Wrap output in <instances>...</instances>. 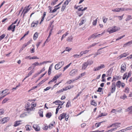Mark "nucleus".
Wrapping results in <instances>:
<instances>
[{
    "instance_id": "nucleus-14",
    "label": "nucleus",
    "mask_w": 132,
    "mask_h": 132,
    "mask_svg": "<svg viewBox=\"0 0 132 132\" xmlns=\"http://www.w3.org/2000/svg\"><path fill=\"white\" fill-rule=\"evenodd\" d=\"M9 120V118L8 117H5L2 119L1 122L2 123H4L7 122Z\"/></svg>"
},
{
    "instance_id": "nucleus-12",
    "label": "nucleus",
    "mask_w": 132,
    "mask_h": 132,
    "mask_svg": "<svg viewBox=\"0 0 132 132\" xmlns=\"http://www.w3.org/2000/svg\"><path fill=\"white\" fill-rule=\"evenodd\" d=\"M33 127L36 131H38L40 130V127L38 125L34 124L33 126Z\"/></svg>"
},
{
    "instance_id": "nucleus-9",
    "label": "nucleus",
    "mask_w": 132,
    "mask_h": 132,
    "mask_svg": "<svg viewBox=\"0 0 132 132\" xmlns=\"http://www.w3.org/2000/svg\"><path fill=\"white\" fill-rule=\"evenodd\" d=\"M64 103V102H63L59 100H57L55 102H53V103L55 104L56 105H62Z\"/></svg>"
},
{
    "instance_id": "nucleus-44",
    "label": "nucleus",
    "mask_w": 132,
    "mask_h": 132,
    "mask_svg": "<svg viewBox=\"0 0 132 132\" xmlns=\"http://www.w3.org/2000/svg\"><path fill=\"white\" fill-rule=\"evenodd\" d=\"M119 8H117L112 9V11L115 12H119Z\"/></svg>"
},
{
    "instance_id": "nucleus-64",
    "label": "nucleus",
    "mask_w": 132,
    "mask_h": 132,
    "mask_svg": "<svg viewBox=\"0 0 132 132\" xmlns=\"http://www.w3.org/2000/svg\"><path fill=\"white\" fill-rule=\"evenodd\" d=\"M31 106V107H33V108H34V107H35L36 106V104H34V103L32 102V103L30 104Z\"/></svg>"
},
{
    "instance_id": "nucleus-5",
    "label": "nucleus",
    "mask_w": 132,
    "mask_h": 132,
    "mask_svg": "<svg viewBox=\"0 0 132 132\" xmlns=\"http://www.w3.org/2000/svg\"><path fill=\"white\" fill-rule=\"evenodd\" d=\"M116 88V86L115 85V82H113L111 86V92L112 93H114L115 91Z\"/></svg>"
},
{
    "instance_id": "nucleus-19",
    "label": "nucleus",
    "mask_w": 132,
    "mask_h": 132,
    "mask_svg": "<svg viewBox=\"0 0 132 132\" xmlns=\"http://www.w3.org/2000/svg\"><path fill=\"white\" fill-rule=\"evenodd\" d=\"M52 30H53V28H52L50 30V31H49V35L48 36L47 38V39H46V40L45 42V43H44V45H45V43L46 42H48V38H50V36L51 35V32H52Z\"/></svg>"
},
{
    "instance_id": "nucleus-4",
    "label": "nucleus",
    "mask_w": 132,
    "mask_h": 132,
    "mask_svg": "<svg viewBox=\"0 0 132 132\" xmlns=\"http://www.w3.org/2000/svg\"><path fill=\"white\" fill-rule=\"evenodd\" d=\"M105 67V65L104 64H101L100 66H99L96 68L94 67L93 70L94 71H98L101 69L104 68Z\"/></svg>"
},
{
    "instance_id": "nucleus-51",
    "label": "nucleus",
    "mask_w": 132,
    "mask_h": 132,
    "mask_svg": "<svg viewBox=\"0 0 132 132\" xmlns=\"http://www.w3.org/2000/svg\"><path fill=\"white\" fill-rule=\"evenodd\" d=\"M107 18H105L104 17H103V22L104 23H105L106 22V21L107 20Z\"/></svg>"
},
{
    "instance_id": "nucleus-48",
    "label": "nucleus",
    "mask_w": 132,
    "mask_h": 132,
    "mask_svg": "<svg viewBox=\"0 0 132 132\" xmlns=\"http://www.w3.org/2000/svg\"><path fill=\"white\" fill-rule=\"evenodd\" d=\"M129 88L127 87H126V88L125 89V91H124V92L128 93H129Z\"/></svg>"
},
{
    "instance_id": "nucleus-50",
    "label": "nucleus",
    "mask_w": 132,
    "mask_h": 132,
    "mask_svg": "<svg viewBox=\"0 0 132 132\" xmlns=\"http://www.w3.org/2000/svg\"><path fill=\"white\" fill-rule=\"evenodd\" d=\"M34 72V70L32 69V70H31L28 73V76H30Z\"/></svg>"
},
{
    "instance_id": "nucleus-35",
    "label": "nucleus",
    "mask_w": 132,
    "mask_h": 132,
    "mask_svg": "<svg viewBox=\"0 0 132 132\" xmlns=\"http://www.w3.org/2000/svg\"><path fill=\"white\" fill-rule=\"evenodd\" d=\"M105 122L104 121H103L100 122H99L98 123H96L95 125L96 127H99L101 125V123Z\"/></svg>"
},
{
    "instance_id": "nucleus-61",
    "label": "nucleus",
    "mask_w": 132,
    "mask_h": 132,
    "mask_svg": "<svg viewBox=\"0 0 132 132\" xmlns=\"http://www.w3.org/2000/svg\"><path fill=\"white\" fill-rule=\"evenodd\" d=\"M26 116V114L25 113H23L21 114L20 116V117L21 118H23Z\"/></svg>"
},
{
    "instance_id": "nucleus-23",
    "label": "nucleus",
    "mask_w": 132,
    "mask_h": 132,
    "mask_svg": "<svg viewBox=\"0 0 132 132\" xmlns=\"http://www.w3.org/2000/svg\"><path fill=\"white\" fill-rule=\"evenodd\" d=\"M89 51V50H85V51L81 52L80 53V54H81V55L82 56L83 54H85L87 53Z\"/></svg>"
},
{
    "instance_id": "nucleus-27",
    "label": "nucleus",
    "mask_w": 132,
    "mask_h": 132,
    "mask_svg": "<svg viewBox=\"0 0 132 132\" xmlns=\"http://www.w3.org/2000/svg\"><path fill=\"white\" fill-rule=\"evenodd\" d=\"M96 34H93L90 36L88 38V40L92 38H94V39L96 38Z\"/></svg>"
},
{
    "instance_id": "nucleus-26",
    "label": "nucleus",
    "mask_w": 132,
    "mask_h": 132,
    "mask_svg": "<svg viewBox=\"0 0 132 132\" xmlns=\"http://www.w3.org/2000/svg\"><path fill=\"white\" fill-rule=\"evenodd\" d=\"M21 122V121L20 120L19 121H16L14 122V127H16L19 125L20 123L19 122Z\"/></svg>"
},
{
    "instance_id": "nucleus-47",
    "label": "nucleus",
    "mask_w": 132,
    "mask_h": 132,
    "mask_svg": "<svg viewBox=\"0 0 132 132\" xmlns=\"http://www.w3.org/2000/svg\"><path fill=\"white\" fill-rule=\"evenodd\" d=\"M5 36V35L4 34L0 36V41H1L2 39L4 38Z\"/></svg>"
},
{
    "instance_id": "nucleus-38",
    "label": "nucleus",
    "mask_w": 132,
    "mask_h": 132,
    "mask_svg": "<svg viewBox=\"0 0 132 132\" xmlns=\"http://www.w3.org/2000/svg\"><path fill=\"white\" fill-rule=\"evenodd\" d=\"M108 114L106 113H102L98 115V117H101L103 116H105L107 115Z\"/></svg>"
},
{
    "instance_id": "nucleus-16",
    "label": "nucleus",
    "mask_w": 132,
    "mask_h": 132,
    "mask_svg": "<svg viewBox=\"0 0 132 132\" xmlns=\"http://www.w3.org/2000/svg\"><path fill=\"white\" fill-rule=\"evenodd\" d=\"M88 65L86 62H84L82 65V69L83 70H85L87 67Z\"/></svg>"
},
{
    "instance_id": "nucleus-37",
    "label": "nucleus",
    "mask_w": 132,
    "mask_h": 132,
    "mask_svg": "<svg viewBox=\"0 0 132 132\" xmlns=\"http://www.w3.org/2000/svg\"><path fill=\"white\" fill-rule=\"evenodd\" d=\"M82 56L81 55V54L80 53L79 55H78L77 54H74L73 55V56L75 58H78L79 57H80Z\"/></svg>"
},
{
    "instance_id": "nucleus-41",
    "label": "nucleus",
    "mask_w": 132,
    "mask_h": 132,
    "mask_svg": "<svg viewBox=\"0 0 132 132\" xmlns=\"http://www.w3.org/2000/svg\"><path fill=\"white\" fill-rule=\"evenodd\" d=\"M132 19V18H131V15H128L126 19V21H128Z\"/></svg>"
},
{
    "instance_id": "nucleus-11",
    "label": "nucleus",
    "mask_w": 132,
    "mask_h": 132,
    "mask_svg": "<svg viewBox=\"0 0 132 132\" xmlns=\"http://www.w3.org/2000/svg\"><path fill=\"white\" fill-rule=\"evenodd\" d=\"M15 27V25H13L11 24L7 28V30H10L12 29H13L12 30V32H14V31Z\"/></svg>"
},
{
    "instance_id": "nucleus-59",
    "label": "nucleus",
    "mask_w": 132,
    "mask_h": 132,
    "mask_svg": "<svg viewBox=\"0 0 132 132\" xmlns=\"http://www.w3.org/2000/svg\"><path fill=\"white\" fill-rule=\"evenodd\" d=\"M125 36V35H124L122 36H121L118 37L116 39V41H117L118 40H119V39H122V38L124 37Z\"/></svg>"
},
{
    "instance_id": "nucleus-10",
    "label": "nucleus",
    "mask_w": 132,
    "mask_h": 132,
    "mask_svg": "<svg viewBox=\"0 0 132 132\" xmlns=\"http://www.w3.org/2000/svg\"><path fill=\"white\" fill-rule=\"evenodd\" d=\"M85 17V16H84L83 17L81 18V20L80 21V23L79 24V26L81 25L86 22V19Z\"/></svg>"
},
{
    "instance_id": "nucleus-29",
    "label": "nucleus",
    "mask_w": 132,
    "mask_h": 132,
    "mask_svg": "<svg viewBox=\"0 0 132 132\" xmlns=\"http://www.w3.org/2000/svg\"><path fill=\"white\" fill-rule=\"evenodd\" d=\"M131 111L129 112V113H132V106L128 107V108L126 109V111L128 112L129 111Z\"/></svg>"
},
{
    "instance_id": "nucleus-30",
    "label": "nucleus",
    "mask_w": 132,
    "mask_h": 132,
    "mask_svg": "<svg viewBox=\"0 0 132 132\" xmlns=\"http://www.w3.org/2000/svg\"><path fill=\"white\" fill-rule=\"evenodd\" d=\"M86 62L88 65H90L93 63V61L92 60H88Z\"/></svg>"
},
{
    "instance_id": "nucleus-3",
    "label": "nucleus",
    "mask_w": 132,
    "mask_h": 132,
    "mask_svg": "<svg viewBox=\"0 0 132 132\" xmlns=\"http://www.w3.org/2000/svg\"><path fill=\"white\" fill-rule=\"evenodd\" d=\"M64 61H61L58 63L56 64L55 66V69L56 70H58L60 69L64 64Z\"/></svg>"
},
{
    "instance_id": "nucleus-25",
    "label": "nucleus",
    "mask_w": 132,
    "mask_h": 132,
    "mask_svg": "<svg viewBox=\"0 0 132 132\" xmlns=\"http://www.w3.org/2000/svg\"><path fill=\"white\" fill-rule=\"evenodd\" d=\"M73 39V38L72 36L68 37L67 39V41L69 42H72Z\"/></svg>"
},
{
    "instance_id": "nucleus-62",
    "label": "nucleus",
    "mask_w": 132,
    "mask_h": 132,
    "mask_svg": "<svg viewBox=\"0 0 132 132\" xmlns=\"http://www.w3.org/2000/svg\"><path fill=\"white\" fill-rule=\"evenodd\" d=\"M123 15H122L121 16H116L114 17H118L119 18V20H122L123 18Z\"/></svg>"
},
{
    "instance_id": "nucleus-39",
    "label": "nucleus",
    "mask_w": 132,
    "mask_h": 132,
    "mask_svg": "<svg viewBox=\"0 0 132 132\" xmlns=\"http://www.w3.org/2000/svg\"><path fill=\"white\" fill-rule=\"evenodd\" d=\"M97 43H94L92 44V45L88 46L87 47L88 49H89L90 48L95 46Z\"/></svg>"
},
{
    "instance_id": "nucleus-21",
    "label": "nucleus",
    "mask_w": 132,
    "mask_h": 132,
    "mask_svg": "<svg viewBox=\"0 0 132 132\" xmlns=\"http://www.w3.org/2000/svg\"><path fill=\"white\" fill-rule=\"evenodd\" d=\"M113 124V126L115 127V128H116L117 129L120 126V125L121 124L120 123L117 122L115 123H114Z\"/></svg>"
},
{
    "instance_id": "nucleus-20",
    "label": "nucleus",
    "mask_w": 132,
    "mask_h": 132,
    "mask_svg": "<svg viewBox=\"0 0 132 132\" xmlns=\"http://www.w3.org/2000/svg\"><path fill=\"white\" fill-rule=\"evenodd\" d=\"M122 83L121 81L119 80L116 83V86L118 88H120V87L121 85H122Z\"/></svg>"
},
{
    "instance_id": "nucleus-52",
    "label": "nucleus",
    "mask_w": 132,
    "mask_h": 132,
    "mask_svg": "<svg viewBox=\"0 0 132 132\" xmlns=\"http://www.w3.org/2000/svg\"><path fill=\"white\" fill-rule=\"evenodd\" d=\"M132 127L131 126L129 127H127V128L125 129V131H127V130H131L132 129Z\"/></svg>"
},
{
    "instance_id": "nucleus-18",
    "label": "nucleus",
    "mask_w": 132,
    "mask_h": 132,
    "mask_svg": "<svg viewBox=\"0 0 132 132\" xmlns=\"http://www.w3.org/2000/svg\"><path fill=\"white\" fill-rule=\"evenodd\" d=\"M121 76H119L117 77L116 76H114L113 77V79L112 80V81H116L117 80H118L120 79L121 78Z\"/></svg>"
},
{
    "instance_id": "nucleus-45",
    "label": "nucleus",
    "mask_w": 132,
    "mask_h": 132,
    "mask_svg": "<svg viewBox=\"0 0 132 132\" xmlns=\"http://www.w3.org/2000/svg\"><path fill=\"white\" fill-rule=\"evenodd\" d=\"M66 7V6H65L63 4L61 8V11L62 12H63L65 9Z\"/></svg>"
},
{
    "instance_id": "nucleus-43",
    "label": "nucleus",
    "mask_w": 132,
    "mask_h": 132,
    "mask_svg": "<svg viewBox=\"0 0 132 132\" xmlns=\"http://www.w3.org/2000/svg\"><path fill=\"white\" fill-rule=\"evenodd\" d=\"M43 111L42 110H40L38 112V113L39 114V116L40 117H43Z\"/></svg>"
},
{
    "instance_id": "nucleus-15",
    "label": "nucleus",
    "mask_w": 132,
    "mask_h": 132,
    "mask_svg": "<svg viewBox=\"0 0 132 132\" xmlns=\"http://www.w3.org/2000/svg\"><path fill=\"white\" fill-rule=\"evenodd\" d=\"M129 55V53H125L119 55V57L120 58V59H121L123 57H126Z\"/></svg>"
},
{
    "instance_id": "nucleus-33",
    "label": "nucleus",
    "mask_w": 132,
    "mask_h": 132,
    "mask_svg": "<svg viewBox=\"0 0 132 132\" xmlns=\"http://www.w3.org/2000/svg\"><path fill=\"white\" fill-rule=\"evenodd\" d=\"M106 47H107V46H106L105 47H104L103 48H100L98 50L97 52L96 53H97V54H98V55L101 54V53H102V52H101V51H100L102 49L104 48H105Z\"/></svg>"
},
{
    "instance_id": "nucleus-57",
    "label": "nucleus",
    "mask_w": 132,
    "mask_h": 132,
    "mask_svg": "<svg viewBox=\"0 0 132 132\" xmlns=\"http://www.w3.org/2000/svg\"><path fill=\"white\" fill-rule=\"evenodd\" d=\"M70 104V102L68 101L66 105V106L68 108L69 106V105Z\"/></svg>"
},
{
    "instance_id": "nucleus-32",
    "label": "nucleus",
    "mask_w": 132,
    "mask_h": 132,
    "mask_svg": "<svg viewBox=\"0 0 132 132\" xmlns=\"http://www.w3.org/2000/svg\"><path fill=\"white\" fill-rule=\"evenodd\" d=\"M52 116V114L51 112L47 113L46 115V117L48 118H50Z\"/></svg>"
},
{
    "instance_id": "nucleus-6",
    "label": "nucleus",
    "mask_w": 132,
    "mask_h": 132,
    "mask_svg": "<svg viewBox=\"0 0 132 132\" xmlns=\"http://www.w3.org/2000/svg\"><path fill=\"white\" fill-rule=\"evenodd\" d=\"M30 5H29L28 6H26L22 12V13H23V16H24L25 14L27 13V12L29 11L30 9V8H29Z\"/></svg>"
},
{
    "instance_id": "nucleus-2",
    "label": "nucleus",
    "mask_w": 132,
    "mask_h": 132,
    "mask_svg": "<svg viewBox=\"0 0 132 132\" xmlns=\"http://www.w3.org/2000/svg\"><path fill=\"white\" fill-rule=\"evenodd\" d=\"M118 30V28L116 26H114L113 28H109L107 30V31L110 34L112 33L116 32Z\"/></svg>"
},
{
    "instance_id": "nucleus-7",
    "label": "nucleus",
    "mask_w": 132,
    "mask_h": 132,
    "mask_svg": "<svg viewBox=\"0 0 132 132\" xmlns=\"http://www.w3.org/2000/svg\"><path fill=\"white\" fill-rule=\"evenodd\" d=\"M121 72L122 73L124 72L126 69V65L125 63L122 64L121 67Z\"/></svg>"
},
{
    "instance_id": "nucleus-8",
    "label": "nucleus",
    "mask_w": 132,
    "mask_h": 132,
    "mask_svg": "<svg viewBox=\"0 0 132 132\" xmlns=\"http://www.w3.org/2000/svg\"><path fill=\"white\" fill-rule=\"evenodd\" d=\"M60 76V75H56L55 76L53 79L48 82V84H51V82L54 81L56 80Z\"/></svg>"
},
{
    "instance_id": "nucleus-1",
    "label": "nucleus",
    "mask_w": 132,
    "mask_h": 132,
    "mask_svg": "<svg viewBox=\"0 0 132 132\" xmlns=\"http://www.w3.org/2000/svg\"><path fill=\"white\" fill-rule=\"evenodd\" d=\"M30 104L29 102H27L26 104L25 108L26 110L27 111H31L34 110L35 108H34L33 107H30Z\"/></svg>"
},
{
    "instance_id": "nucleus-60",
    "label": "nucleus",
    "mask_w": 132,
    "mask_h": 132,
    "mask_svg": "<svg viewBox=\"0 0 132 132\" xmlns=\"http://www.w3.org/2000/svg\"><path fill=\"white\" fill-rule=\"evenodd\" d=\"M127 73H126L125 74H124L122 78L123 79L125 80L127 77Z\"/></svg>"
},
{
    "instance_id": "nucleus-63",
    "label": "nucleus",
    "mask_w": 132,
    "mask_h": 132,
    "mask_svg": "<svg viewBox=\"0 0 132 132\" xmlns=\"http://www.w3.org/2000/svg\"><path fill=\"white\" fill-rule=\"evenodd\" d=\"M57 10H56V9H55V8L52 11L51 10L50 12H49L50 13H54L56 12Z\"/></svg>"
},
{
    "instance_id": "nucleus-56",
    "label": "nucleus",
    "mask_w": 132,
    "mask_h": 132,
    "mask_svg": "<svg viewBox=\"0 0 132 132\" xmlns=\"http://www.w3.org/2000/svg\"><path fill=\"white\" fill-rule=\"evenodd\" d=\"M39 74H38V73H36L32 77V78L31 79H32L36 77Z\"/></svg>"
},
{
    "instance_id": "nucleus-31",
    "label": "nucleus",
    "mask_w": 132,
    "mask_h": 132,
    "mask_svg": "<svg viewBox=\"0 0 132 132\" xmlns=\"http://www.w3.org/2000/svg\"><path fill=\"white\" fill-rule=\"evenodd\" d=\"M38 36V33L36 32L34 34L33 36V39L35 40L36 39Z\"/></svg>"
},
{
    "instance_id": "nucleus-42",
    "label": "nucleus",
    "mask_w": 132,
    "mask_h": 132,
    "mask_svg": "<svg viewBox=\"0 0 132 132\" xmlns=\"http://www.w3.org/2000/svg\"><path fill=\"white\" fill-rule=\"evenodd\" d=\"M71 63H70L68 65H67L65 67H64L63 68V71L64 72L66 69H67L68 68L69 66H70V64H71Z\"/></svg>"
},
{
    "instance_id": "nucleus-58",
    "label": "nucleus",
    "mask_w": 132,
    "mask_h": 132,
    "mask_svg": "<svg viewBox=\"0 0 132 132\" xmlns=\"http://www.w3.org/2000/svg\"><path fill=\"white\" fill-rule=\"evenodd\" d=\"M51 62L50 61H44L40 63V64L41 65H42L43 64H44L45 63H51Z\"/></svg>"
},
{
    "instance_id": "nucleus-34",
    "label": "nucleus",
    "mask_w": 132,
    "mask_h": 132,
    "mask_svg": "<svg viewBox=\"0 0 132 132\" xmlns=\"http://www.w3.org/2000/svg\"><path fill=\"white\" fill-rule=\"evenodd\" d=\"M25 127L26 130L29 131L30 130V128H31V127L29 125H26V126Z\"/></svg>"
},
{
    "instance_id": "nucleus-55",
    "label": "nucleus",
    "mask_w": 132,
    "mask_h": 132,
    "mask_svg": "<svg viewBox=\"0 0 132 132\" xmlns=\"http://www.w3.org/2000/svg\"><path fill=\"white\" fill-rule=\"evenodd\" d=\"M52 68L51 67H49V69L48 70V75H50L51 73Z\"/></svg>"
},
{
    "instance_id": "nucleus-13",
    "label": "nucleus",
    "mask_w": 132,
    "mask_h": 132,
    "mask_svg": "<svg viewBox=\"0 0 132 132\" xmlns=\"http://www.w3.org/2000/svg\"><path fill=\"white\" fill-rule=\"evenodd\" d=\"M77 71L76 70H73L70 72V75L71 76H73L77 73Z\"/></svg>"
},
{
    "instance_id": "nucleus-49",
    "label": "nucleus",
    "mask_w": 132,
    "mask_h": 132,
    "mask_svg": "<svg viewBox=\"0 0 132 132\" xmlns=\"http://www.w3.org/2000/svg\"><path fill=\"white\" fill-rule=\"evenodd\" d=\"M9 100L8 98H5L4 99L2 103L4 104L7 101Z\"/></svg>"
},
{
    "instance_id": "nucleus-17",
    "label": "nucleus",
    "mask_w": 132,
    "mask_h": 132,
    "mask_svg": "<svg viewBox=\"0 0 132 132\" xmlns=\"http://www.w3.org/2000/svg\"><path fill=\"white\" fill-rule=\"evenodd\" d=\"M65 116V113H63L62 114H61L60 115V116L59 117L58 119L60 121L61 120H62L63 119Z\"/></svg>"
},
{
    "instance_id": "nucleus-22",
    "label": "nucleus",
    "mask_w": 132,
    "mask_h": 132,
    "mask_svg": "<svg viewBox=\"0 0 132 132\" xmlns=\"http://www.w3.org/2000/svg\"><path fill=\"white\" fill-rule=\"evenodd\" d=\"M132 44V40H130L128 42L125 44L123 46V47H126L127 46H129L131 44Z\"/></svg>"
},
{
    "instance_id": "nucleus-24",
    "label": "nucleus",
    "mask_w": 132,
    "mask_h": 132,
    "mask_svg": "<svg viewBox=\"0 0 132 132\" xmlns=\"http://www.w3.org/2000/svg\"><path fill=\"white\" fill-rule=\"evenodd\" d=\"M41 65L40 63H39L38 62H35L32 65V66L34 68L36 66Z\"/></svg>"
},
{
    "instance_id": "nucleus-40",
    "label": "nucleus",
    "mask_w": 132,
    "mask_h": 132,
    "mask_svg": "<svg viewBox=\"0 0 132 132\" xmlns=\"http://www.w3.org/2000/svg\"><path fill=\"white\" fill-rule=\"evenodd\" d=\"M83 11H79L77 12V14L79 17L81 16L83 14Z\"/></svg>"
},
{
    "instance_id": "nucleus-54",
    "label": "nucleus",
    "mask_w": 132,
    "mask_h": 132,
    "mask_svg": "<svg viewBox=\"0 0 132 132\" xmlns=\"http://www.w3.org/2000/svg\"><path fill=\"white\" fill-rule=\"evenodd\" d=\"M71 48H70L68 47H66L65 50V51H68V52H69L70 50H71Z\"/></svg>"
},
{
    "instance_id": "nucleus-46",
    "label": "nucleus",
    "mask_w": 132,
    "mask_h": 132,
    "mask_svg": "<svg viewBox=\"0 0 132 132\" xmlns=\"http://www.w3.org/2000/svg\"><path fill=\"white\" fill-rule=\"evenodd\" d=\"M98 18H97L96 20H94L93 21L92 23L93 25L96 26V25L97 23V19Z\"/></svg>"
},
{
    "instance_id": "nucleus-53",
    "label": "nucleus",
    "mask_w": 132,
    "mask_h": 132,
    "mask_svg": "<svg viewBox=\"0 0 132 132\" xmlns=\"http://www.w3.org/2000/svg\"><path fill=\"white\" fill-rule=\"evenodd\" d=\"M64 118H65V120L66 121H67L68 120V118H69V116L67 114L65 113V116Z\"/></svg>"
},
{
    "instance_id": "nucleus-36",
    "label": "nucleus",
    "mask_w": 132,
    "mask_h": 132,
    "mask_svg": "<svg viewBox=\"0 0 132 132\" xmlns=\"http://www.w3.org/2000/svg\"><path fill=\"white\" fill-rule=\"evenodd\" d=\"M91 104L93 105L94 106H96L97 105V103L94 100H93L91 101Z\"/></svg>"
},
{
    "instance_id": "nucleus-28",
    "label": "nucleus",
    "mask_w": 132,
    "mask_h": 132,
    "mask_svg": "<svg viewBox=\"0 0 132 132\" xmlns=\"http://www.w3.org/2000/svg\"><path fill=\"white\" fill-rule=\"evenodd\" d=\"M120 98L123 99V100H125L127 98V96L126 94L124 93L122 95L120 96Z\"/></svg>"
}]
</instances>
